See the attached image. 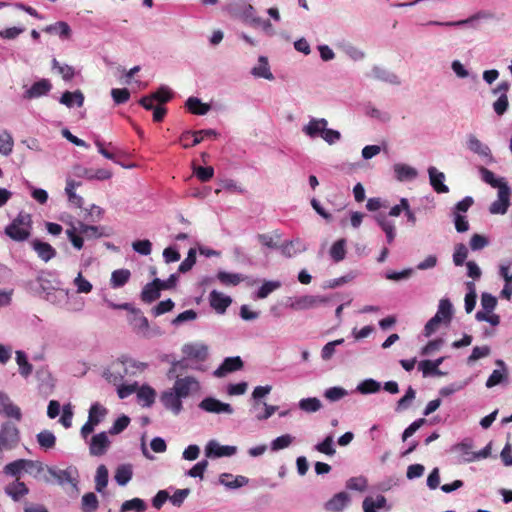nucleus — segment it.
Segmentation results:
<instances>
[{
    "instance_id": "603ef678",
    "label": "nucleus",
    "mask_w": 512,
    "mask_h": 512,
    "mask_svg": "<svg viewBox=\"0 0 512 512\" xmlns=\"http://www.w3.org/2000/svg\"><path fill=\"white\" fill-rule=\"evenodd\" d=\"M146 503L140 498H133L122 503L120 512H143L146 509Z\"/></svg>"
},
{
    "instance_id": "c9c22d12",
    "label": "nucleus",
    "mask_w": 512,
    "mask_h": 512,
    "mask_svg": "<svg viewBox=\"0 0 512 512\" xmlns=\"http://www.w3.org/2000/svg\"><path fill=\"white\" fill-rule=\"evenodd\" d=\"M38 445L44 450H50L55 447L56 436L50 430H42L36 435Z\"/></svg>"
},
{
    "instance_id": "58836bf2",
    "label": "nucleus",
    "mask_w": 512,
    "mask_h": 512,
    "mask_svg": "<svg viewBox=\"0 0 512 512\" xmlns=\"http://www.w3.org/2000/svg\"><path fill=\"white\" fill-rule=\"evenodd\" d=\"M217 279L226 286H236L246 279V277L240 273H229L226 271H219L217 273Z\"/></svg>"
},
{
    "instance_id": "13d9d810",
    "label": "nucleus",
    "mask_w": 512,
    "mask_h": 512,
    "mask_svg": "<svg viewBox=\"0 0 512 512\" xmlns=\"http://www.w3.org/2000/svg\"><path fill=\"white\" fill-rule=\"evenodd\" d=\"M299 408L305 412L313 413L322 407L321 401L318 398H304L299 401Z\"/></svg>"
},
{
    "instance_id": "4be33fe9",
    "label": "nucleus",
    "mask_w": 512,
    "mask_h": 512,
    "mask_svg": "<svg viewBox=\"0 0 512 512\" xmlns=\"http://www.w3.org/2000/svg\"><path fill=\"white\" fill-rule=\"evenodd\" d=\"M249 479L245 476H234L231 473H222L219 476V483L228 489H238L247 485Z\"/></svg>"
},
{
    "instance_id": "0e129e2a",
    "label": "nucleus",
    "mask_w": 512,
    "mask_h": 512,
    "mask_svg": "<svg viewBox=\"0 0 512 512\" xmlns=\"http://www.w3.org/2000/svg\"><path fill=\"white\" fill-rule=\"evenodd\" d=\"M77 293L88 294L92 291V284L83 277L82 272H79L73 280Z\"/></svg>"
},
{
    "instance_id": "7c9ffc66",
    "label": "nucleus",
    "mask_w": 512,
    "mask_h": 512,
    "mask_svg": "<svg viewBox=\"0 0 512 512\" xmlns=\"http://www.w3.org/2000/svg\"><path fill=\"white\" fill-rule=\"evenodd\" d=\"M48 34H56L61 39H69L71 36V28L67 22L58 21L54 24H50L43 29Z\"/></svg>"
},
{
    "instance_id": "37998d69",
    "label": "nucleus",
    "mask_w": 512,
    "mask_h": 512,
    "mask_svg": "<svg viewBox=\"0 0 512 512\" xmlns=\"http://www.w3.org/2000/svg\"><path fill=\"white\" fill-rule=\"evenodd\" d=\"M443 321L444 324H449L452 319V304L448 299H441L438 306V311L435 314Z\"/></svg>"
},
{
    "instance_id": "864d4df0",
    "label": "nucleus",
    "mask_w": 512,
    "mask_h": 512,
    "mask_svg": "<svg viewBox=\"0 0 512 512\" xmlns=\"http://www.w3.org/2000/svg\"><path fill=\"white\" fill-rule=\"evenodd\" d=\"M346 240H337L330 249V256L335 262H339L344 259L346 255Z\"/></svg>"
},
{
    "instance_id": "2f4dec72",
    "label": "nucleus",
    "mask_w": 512,
    "mask_h": 512,
    "mask_svg": "<svg viewBox=\"0 0 512 512\" xmlns=\"http://www.w3.org/2000/svg\"><path fill=\"white\" fill-rule=\"evenodd\" d=\"M454 451L459 453L460 462L469 463L477 460L476 452H473L472 444L462 442L453 447Z\"/></svg>"
},
{
    "instance_id": "680f3d73",
    "label": "nucleus",
    "mask_w": 512,
    "mask_h": 512,
    "mask_svg": "<svg viewBox=\"0 0 512 512\" xmlns=\"http://www.w3.org/2000/svg\"><path fill=\"white\" fill-rule=\"evenodd\" d=\"M294 439L295 438L290 434L281 435L271 442V450L279 451L285 449L293 443Z\"/></svg>"
},
{
    "instance_id": "6ab92c4d",
    "label": "nucleus",
    "mask_w": 512,
    "mask_h": 512,
    "mask_svg": "<svg viewBox=\"0 0 512 512\" xmlns=\"http://www.w3.org/2000/svg\"><path fill=\"white\" fill-rule=\"evenodd\" d=\"M209 301L211 307L219 314H223L232 302V299L216 290L210 292Z\"/></svg>"
},
{
    "instance_id": "4468645a",
    "label": "nucleus",
    "mask_w": 512,
    "mask_h": 512,
    "mask_svg": "<svg viewBox=\"0 0 512 512\" xmlns=\"http://www.w3.org/2000/svg\"><path fill=\"white\" fill-rule=\"evenodd\" d=\"M110 446V440L106 432H100L92 436L89 441V452L92 456H101Z\"/></svg>"
},
{
    "instance_id": "cd10ccee",
    "label": "nucleus",
    "mask_w": 512,
    "mask_h": 512,
    "mask_svg": "<svg viewBox=\"0 0 512 512\" xmlns=\"http://www.w3.org/2000/svg\"><path fill=\"white\" fill-rule=\"evenodd\" d=\"M247 25L255 29H260L265 35L269 37H272L276 34L275 28L270 20L259 17L257 13L252 17Z\"/></svg>"
},
{
    "instance_id": "a878e982",
    "label": "nucleus",
    "mask_w": 512,
    "mask_h": 512,
    "mask_svg": "<svg viewBox=\"0 0 512 512\" xmlns=\"http://www.w3.org/2000/svg\"><path fill=\"white\" fill-rule=\"evenodd\" d=\"M306 249V244L299 238L286 242L280 246L281 253L289 258L306 251Z\"/></svg>"
},
{
    "instance_id": "c85d7f7f",
    "label": "nucleus",
    "mask_w": 512,
    "mask_h": 512,
    "mask_svg": "<svg viewBox=\"0 0 512 512\" xmlns=\"http://www.w3.org/2000/svg\"><path fill=\"white\" fill-rule=\"evenodd\" d=\"M25 465H26L25 472L29 473L34 478H40L47 483L51 482V479L48 476H46V475L42 476V473L44 471H46V467H47V466H44L42 462L25 459Z\"/></svg>"
},
{
    "instance_id": "bf43d9fd",
    "label": "nucleus",
    "mask_w": 512,
    "mask_h": 512,
    "mask_svg": "<svg viewBox=\"0 0 512 512\" xmlns=\"http://www.w3.org/2000/svg\"><path fill=\"white\" fill-rule=\"evenodd\" d=\"M78 232L86 238H99L103 236V232L100 227L87 225L82 222H79L78 224Z\"/></svg>"
},
{
    "instance_id": "338daca9",
    "label": "nucleus",
    "mask_w": 512,
    "mask_h": 512,
    "mask_svg": "<svg viewBox=\"0 0 512 512\" xmlns=\"http://www.w3.org/2000/svg\"><path fill=\"white\" fill-rule=\"evenodd\" d=\"M130 423V418L126 415H122L121 417L117 418L111 428L109 429V434L111 435H117L121 433L123 430H125Z\"/></svg>"
},
{
    "instance_id": "4c0bfd02",
    "label": "nucleus",
    "mask_w": 512,
    "mask_h": 512,
    "mask_svg": "<svg viewBox=\"0 0 512 512\" xmlns=\"http://www.w3.org/2000/svg\"><path fill=\"white\" fill-rule=\"evenodd\" d=\"M386 498L383 495H377L376 498L368 496L363 501L364 512H377L376 509H381L386 506Z\"/></svg>"
},
{
    "instance_id": "f03ea898",
    "label": "nucleus",
    "mask_w": 512,
    "mask_h": 512,
    "mask_svg": "<svg viewBox=\"0 0 512 512\" xmlns=\"http://www.w3.org/2000/svg\"><path fill=\"white\" fill-rule=\"evenodd\" d=\"M147 368L144 362H138L130 358H123L114 362L109 369L104 372V377L107 381L118 384L121 382L125 375H137L142 373Z\"/></svg>"
},
{
    "instance_id": "ea45409f",
    "label": "nucleus",
    "mask_w": 512,
    "mask_h": 512,
    "mask_svg": "<svg viewBox=\"0 0 512 512\" xmlns=\"http://www.w3.org/2000/svg\"><path fill=\"white\" fill-rule=\"evenodd\" d=\"M394 172L399 181L412 180L417 176L416 169L406 164H395Z\"/></svg>"
},
{
    "instance_id": "72a5a7b5",
    "label": "nucleus",
    "mask_w": 512,
    "mask_h": 512,
    "mask_svg": "<svg viewBox=\"0 0 512 512\" xmlns=\"http://www.w3.org/2000/svg\"><path fill=\"white\" fill-rule=\"evenodd\" d=\"M60 103L69 108L74 104H76L78 107H82L84 103V95L80 90H76L74 92L66 91L62 94Z\"/></svg>"
},
{
    "instance_id": "49530a36",
    "label": "nucleus",
    "mask_w": 512,
    "mask_h": 512,
    "mask_svg": "<svg viewBox=\"0 0 512 512\" xmlns=\"http://www.w3.org/2000/svg\"><path fill=\"white\" fill-rule=\"evenodd\" d=\"M108 484V469L105 465H99L95 475V489L97 492H103Z\"/></svg>"
},
{
    "instance_id": "ddd939ff",
    "label": "nucleus",
    "mask_w": 512,
    "mask_h": 512,
    "mask_svg": "<svg viewBox=\"0 0 512 512\" xmlns=\"http://www.w3.org/2000/svg\"><path fill=\"white\" fill-rule=\"evenodd\" d=\"M182 399L184 398L173 387L164 391L160 397L163 406L174 415H178L182 411Z\"/></svg>"
},
{
    "instance_id": "f8f14e48",
    "label": "nucleus",
    "mask_w": 512,
    "mask_h": 512,
    "mask_svg": "<svg viewBox=\"0 0 512 512\" xmlns=\"http://www.w3.org/2000/svg\"><path fill=\"white\" fill-rule=\"evenodd\" d=\"M511 189L508 185H503L498 189V199L491 203L489 212L491 214L503 215L510 206Z\"/></svg>"
},
{
    "instance_id": "774afa93",
    "label": "nucleus",
    "mask_w": 512,
    "mask_h": 512,
    "mask_svg": "<svg viewBox=\"0 0 512 512\" xmlns=\"http://www.w3.org/2000/svg\"><path fill=\"white\" fill-rule=\"evenodd\" d=\"M196 262V249L191 248L188 251L187 257L179 265L178 271L181 273L188 272Z\"/></svg>"
},
{
    "instance_id": "dca6fc26",
    "label": "nucleus",
    "mask_w": 512,
    "mask_h": 512,
    "mask_svg": "<svg viewBox=\"0 0 512 512\" xmlns=\"http://www.w3.org/2000/svg\"><path fill=\"white\" fill-rule=\"evenodd\" d=\"M129 324L137 335L141 337H149V323L147 318L139 311H133L128 318Z\"/></svg>"
},
{
    "instance_id": "9d476101",
    "label": "nucleus",
    "mask_w": 512,
    "mask_h": 512,
    "mask_svg": "<svg viewBox=\"0 0 512 512\" xmlns=\"http://www.w3.org/2000/svg\"><path fill=\"white\" fill-rule=\"evenodd\" d=\"M181 351L186 359L203 362L208 357V346L202 342L186 343L182 346Z\"/></svg>"
},
{
    "instance_id": "f257e3e1",
    "label": "nucleus",
    "mask_w": 512,
    "mask_h": 512,
    "mask_svg": "<svg viewBox=\"0 0 512 512\" xmlns=\"http://www.w3.org/2000/svg\"><path fill=\"white\" fill-rule=\"evenodd\" d=\"M187 364L185 360H179L172 363L169 370V377L176 376L173 388L184 399L192 394L199 393L201 390L200 381L194 376H182L183 371L186 369Z\"/></svg>"
},
{
    "instance_id": "aec40b11",
    "label": "nucleus",
    "mask_w": 512,
    "mask_h": 512,
    "mask_svg": "<svg viewBox=\"0 0 512 512\" xmlns=\"http://www.w3.org/2000/svg\"><path fill=\"white\" fill-rule=\"evenodd\" d=\"M350 502V496L346 492L335 494L325 503V510L328 512H341Z\"/></svg>"
},
{
    "instance_id": "f704fd0d",
    "label": "nucleus",
    "mask_w": 512,
    "mask_h": 512,
    "mask_svg": "<svg viewBox=\"0 0 512 512\" xmlns=\"http://www.w3.org/2000/svg\"><path fill=\"white\" fill-rule=\"evenodd\" d=\"M131 273L128 269H117L111 274L110 285L112 288L123 287L130 279Z\"/></svg>"
},
{
    "instance_id": "f3484780",
    "label": "nucleus",
    "mask_w": 512,
    "mask_h": 512,
    "mask_svg": "<svg viewBox=\"0 0 512 512\" xmlns=\"http://www.w3.org/2000/svg\"><path fill=\"white\" fill-rule=\"evenodd\" d=\"M231 11L234 16L241 19L242 22L246 25L252 19V17L256 14L255 8L251 4H249L243 0H239L238 2L233 4L231 6Z\"/></svg>"
},
{
    "instance_id": "39448f33",
    "label": "nucleus",
    "mask_w": 512,
    "mask_h": 512,
    "mask_svg": "<svg viewBox=\"0 0 512 512\" xmlns=\"http://www.w3.org/2000/svg\"><path fill=\"white\" fill-rule=\"evenodd\" d=\"M46 471L49 478H53L58 485L62 487L70 485L75 492H78L79 473L75 466H69L66 469L47 466Z\"/></svg>"
},
{
    "instance_id": "09e8293b",
    "label": "nucleus",
    "mask_w": 512,
    "mask_h": 512,
    "mask_svg": "<svg viewBox=\"0 0 512 512\" xmlns=\"http://www.w3.org/2000/svg\"><path fill=\"white\" fill-rule=\"evenodd\" d=\"M443 357L432 361V360H423L419 364V368L422 370L423 375H429V374H441L439 371V365L443 362Z\"/></svg>"
},
{
    "instance_id": "a211bd4d",
    "label": "nucleus",
    "mask_w": 512,
    "mask_h": 512,
    "mask_svg": "<svg viewBox=\"0 0 512 512\" xmlns=\"http://www.w3.org/2000/svg\"><path fill=\"white\" fill-rule=\"evenodd\" d=\"M31 246L33 250L37 253V256L44 262L50 261L57 254L56 249L54 247H52L49 243L43 242L39 239L32 240Z\"/></svg>"
},
{
    "instance_id": "e433bc0d",
    "label": "nucleus",
    "mask_w": 512,
    "mask_h": 512,
    "mask_svg": "<svg viewBox=\"0 0 512 512\" xmlns=\"http://www.w3.org/2000/svg\"><path fill=\"white\" fill-rule=\"evenodd\" d=\"M107 409L100 403L96 402L91 405L88 414V420L94 425L100 424L107 415Z\"/></svg>"
},
{
    "instance_id": "a19ab883",
    "label": "nucleus",
    "mask_w": 512,
    "mask_h": 512,
    "mask_svg": "<svg viewBox=\"0 0 512 512\" xmlns=\"http://www.w3.org/2000/svg\"><path fill=\"white\" fill-rule=\"evenodd\" d=\"M467 147L472 152L480 155V156H488L490 153V149L488 146L484 145L476 136L470 135L467 141Z\"/></svg>"
},
{
    "instance_id": "c03bdc74",
    "label": "nucleus",
    "mask_w": 512,
    "mask_h": 512,
    "mask_svg": "<svg viewBox=\"0 0 512 512\" xmlns=\"http://www.w3.org/2000/svg\"><path fill=\"white\" fill-rule=\"evenodd\" d=\"M16 363L19 366V373L27 378L33 371L32 364L29 363L26 354L23 351H16Z\"/></svg>"
},
{
    "instance_id": "b1692460",
    "label": "nucleus",
    "mask_w": 512,
    "mask_h": 512,
    "mask_svg": "<svg viewBox=\"0 0 512 512\" xmlns=\"http://www.w3.org/2000/svg\"><path fill=\"white\" fill-rule=\"evenodd\" d=\"M161 280L156 278L152 282L146 284L141 292V299L146 303H151L159 298Z\"/></svg>"
},
{
    "instance_id": "1a4fd4ad",
    "label": "nucleus",
    "mask_w": 512,
    "mask_h": 512,
    "mask_svg": "<svg viewBox=\"0 0 512 512\" xmlns=\"http://www.w3.org/2000/svg\"><path fill=\"white\" fill-rule=\"evenodd\" d=\"M205 456L207 458H221L234 456L238 448L233 445H221L217 440H209L205 446Z\"/></svg>"
},
{
    "instance_id": "6e6552de",
    "label": "nucleus",
    "mask_w": 512,
    "mask_h": 512,
    "mask_svg": "<svg viewBox=\"0 0 512 512\" xmlns=\"http://www.w3.org/2000/svg\"><path fill=\"white\" fill-rule=\"evenodd\" d=\"M0 416L15 422H20L22 420L21 408L12 401L6 392L3 391H0Z\"/></svg>"
},
{
    "instance_id": "de8ad7c7",
    "label": "nucleus",
    "mask_w": 512,
    "mask_h": 512,
    "mask_svg": "<svg viewBox=\"0 0 512 512\" xmlns=\"http://www.w3.org/2000/svg\"><path fill=\"white\" fill-rule=\"evenodd\" d=\"M99 501L93 492L86 493L81 499L82 512H95L98 508Z\"/></svg>"
},
{
    "instance_id": "7ed1b4c3",
    "label": "nucleus",
    "mask_w": 512,
    "mask_h": 512,
    "mask_svg": "<svg viewBox=\"0 0 512 512\" xmlns=\"http://www.w3.org/2000/svg\"><path fill=\"white\" fill-rule=\"evenodd\" d=\"M328 121L324 118H311L309 122L303 126V133L311 139L320 137L329 145L335 144L341 138V134L337 130L329 129Z\"/></svg>"
},
{
    "instance_id": "393cba45",
    "label": "nucleus",
    "mask_w": 512,
    "mask_h": 512,
    "mask_svg": "<svg viewBox=\"0 0 512 512\" xmlns=\"http://www.w3.org/2000/svg\"><path fill=\"white\" fill-rule=\"evenodd\" d=\"M80 185H81L80 182H76L75 180H73L71 178H67V180H66L65 193L68 197V201L71 205H73L77 208H81L84 203L83 198L80 195L76 194V192H75L76 187H78Z\"/></svg>"
},
{
    "instance_id": "2eb2a0df",
    "label": "nucleus",
    "mask_w": 512,
    "mask_h": 512,
    "mask_svg": "<svg viewBox=\"0 0 512 512\" xmlns=\"http://www.w3.org/2000/svg\"><path fill=\"white\" fill-rule=\"evenodd\" d=\"M52 89V84L48 79H41L32 84L31 87L25 90L23 98L27 100L40 98L47 95Z\"/></svg>"
},
{
    "instance_id": "412c9836",
    "label": "nucleus",
    "mask_w": 512,
    "mask_h": 512,
    "mask_svg": "<svg viewBox=\"0 0 512 512\" xmlns=\"http://www.w3.org/2000/svg\"><path fill=\"white\" fill-rule=\"evenodd\" d=\"M430 185L437 193H448L449 188L444 184L445 175L443 172L438 171L435 167L428 168Z\"/></svg>"
},
{
    "instance_id": "69168bd1",
    "label": "nucleus",
    "mask_w": 512,
    "mask_h": 512,
    "mask_svg": "<svg viewBox=\"0 0 512 512\" xmlns=\"http://www.w3.org/2000/svg\"><path fill=\"white\" fill-rule=\"evenodd\" d=\"M491 349L489 346H475L470 354V356L467 358V363L472 364L473 362L487 357L490 355Z\"/></svg>"
},
{
    "instance_id": "0eeeda50",
    "label": "nucleus",
    "mask_w": 512,
    "mask_h": 512,
    "mask_svg": "<svg viewBox=\"0 0 512 512\" xmlns=\"http://www.w3.org/2000/svg\"><path fill=\"white\" fill-rule=\"evenodd\" d=\"M198 408L203 412L216 415H232L234 413V409L229 403L222 402L211 396L202 399L198 404Z\"/></svg>"
},
{
    "instance_id": "5fc2aeb1",
    "label": "nucleus",
    "mask_w": 512,
    "mask_h": 512,
    "mask_svg": "<svg viewBox=\"0 0 512 512\" xmlns=\"http://www.w3.org/2000/svg\"><path fill=\"white\" fill-rule=\"evenodd\" d=\"M155 391L149 386H142L138 392L137 397L140 401L143 402V406L149 407L154 403L155 400Z\"/></svg>"
},
{
    "instance_id": "3c124183",
    "label": "nucleus",
    "mask_w": 512,
    "mask_h": 512,
    "mask_svg": "<svg viewBox=\"0 0 512 512\" xmlns=\"http://www.w3.org/2000/svg\"><path fill=\"white\" fill-rule=\"evenodd\" d=\"M482 180L492 186L493 188L500 189L503 185H508L503 179H497L492 171L485 167L480 168Z\"/></svg>"
},
{
    "instance_id": "052dcab7",
    "label": "nucleus",
    "mask_w": 512,
    "mask_h": 512,
    "mask_svg": "<svg viewBox=\"0 0 512 512\" xmlns=\"http://www.w3.org/2000/svg\"><path fill=\"white\" fill-rule=\"evenodd\" d=\"M334 438L332 435H328L322 442L315 445V449L328 456H333L336 450L333 446Z\"/></svg>"
},
{
    "instance_id": "6e6d98bb",
    "label": "nucleus",
    "mask_w": 512,
    "mask_h": 512,
    "mask_svg": "<svg viewBox=\"0 0 512 512\" xmlns=\"http://www.w3.org/2000/svg\"><path fill=\"white\" fill-rule=\"evenodd\" d=\"M381 389V385L374 379H366L358 384L356 390L361 394L376 393Z\"/></svg>"
},
{
    "instance_id": "423d86ee",
    "label": "nucleus",
    "mask_w": 512,
    "mask_h": 512,
    "mask_svg": "<svg viewBox=\"0 0 512 512\" xmlns=\"http://www.w3.org/2000/svg\"><path fill=\"white\" fill-rule=\"evenodd\" d=\"M17 422L6 420L0 424V453L12 450L20 442V430Z\"/></svg>"
},
{
    "instance_id": "8fccbe9b",
    "label": "nucleus",
    "mask_w": 512,
    "mask_h": 512,
    "mask_svg": "<svg viewBox=\"0 0 512 512\" xmlns=\"http://www.w3.org/2000/svg\"><path fill=\"white\" fill-rule=\"evenodd\" d=\"M132 467L130 465H121L115 473V481L120 486H125L132 478Z\"/></svg>"
},
{
    "instance_id": "9b49d317",
    "label": "nucleus",
    "mask_w": 512,
    "mask_h": 512,
    "mask_svg": "<svg viewBox=\"0 0 512 512\" xmlns=\"http://www.w3.org/2000/svg\"><path fill=\"white\" fill-rule=\"evenodd\" d=\"M325 298L317 295H302L291 299L288 305L295 311L309 310L316 308L325 302Z\"/></svg>"
},
{
    "instance_id": "79ce46f5",
    "label": "nucleus",
    "mask_w": 512,
    "mask_h": 512,
    "mask_svg": "<svg viewBox=\"0 0 512 512\" xmlns=\"http://www.w3.org/2000/svg\"><path fill=\"white\" fill-rule=\"evenodd\" d=\"M14 140L10 132L4 130L0 133V154L9 156L13 151Z\"/></svg>"
},
{
    "instance_id": "bb28decb",
    "label": "nucleus",
    "mask_w": 512,
    "mask_h": 512,
    "mask_svg": "<svg viewBox=\"0 0 512 512\" xmlns=\"http://www.w3.org/2000/svg\"><path fill=\"white\" fill-rule=\"evenodd\" d=\"M251 74L257 78H264L266 80H273L274 76L270 70L268 59L265 56L258 58V63L251 70Z\"/></svg>"
},
{
    "instance_id": "e2e57ef3",
    "label": "nucleus",
    "mask_w": 512,
    "mask_h": 512,
    "mask_svg": "<svg viewBox=\"0 0 512 512\" xmlns=\"http://www.w3.org/2000/svg\"><path fill=\"white\" fill-rule=\"evenodd\" d=\"M25 459L15 460L4 467V473L10 476H19L25 471Z\"/></svg>"
},
{
    "instance_id": "a18cd8bd",
    "label": "nucleus",
    "mask_w": 512,
    "mask_h": 512,
    "mask_svg": "<svg viewBox=\"0 0 512 512\" xmlns=\"http://www.w3.org/2000/svg\"><path fill=\"white\" fill-rule=\"evenodd\" d=\"M281 285H282L281 282L278 280L264 281L262 286L258 289L255 297L258 299H265L272 292L279 289L281 287Z\"/></svg>"
},
{
    "instance_id": "c756f323",
    "label": "nucleus",
    "mask_w": 512,
    "mask_h": 512,
    "mask_svg": "<svg viewBox=\"0 0 512 512\" xmlns=\"http://www.w3.org/2000/svg\"><path fill=\"white\" fill-rule=\"evenodd\" d=\"M5 493L14 501H19L29 493V489L24 482L16 480L5 487Z\"/></svg>"
},
{
    "instance_id": "473e14b6",
    "label": "nucleus",
    "mask_w": 512,
    "mask_h": 512,
    "mask_svg": "<svg viewBox=\"0 0 512 512\" xmlns=\"http://www.w3.org/2000/svg\"><path fill=\"white\" fill-rule=\"evenodd\" d=\"M185 105L187 109L195 115H205L211 109L209 104L203 103L199 98L193 96L186 100Z\"/></svg>"
},
{
    "instance_id": "20e7f679",
    "label": "nucleus",
    "mask_w": 512,
    "mask_h": 512,
    "mask_svg": "<svg viewBox=\"0 0 512 512\" xmlns=\"http://www.w3.org/2000/svg\"><path fill=\"white\" fill-rule=\"evenodd\" d=\"M32 219L30 214L19 213L5 228V234L14 241L22 242L30 237Z\"/></svg>"
},
{
    "instance_id": "5701e85b",
    "label": "nucleus",
    "mask_w": 512,
    "mask_h": 512,
    "mask_svg": "<svg viewBox=\"0 0 512 512\" xmlns=\"http://www.w3.org/2000/svg\"><path fill=\"white\" fill-rule=\"evenodd\" d=\"M243 365L240 357H228L223 363L214 371L216 377H223L229 372L239 370Z\"/></svg>"
},
{
    "instance_id": "4d7b16f0",
    "label": "nucleus",
    "mask_w": 512,
    "mask_h": 512,
    "mask_svg": "<svg viewBox=\"0 0 512 512\" xmlns=\"http://www.w3.org/2000/svg\"><path fill=\"white\" fill-rule=\"evenodd\" d=\"M52 68L57 70L65 81H69L74 77V68L67 64H61L55 58L52 60Z\"/></svg>"
}]
</instances>
